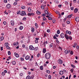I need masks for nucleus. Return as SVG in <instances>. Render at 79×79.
I'll list each match as a JSON object with an SVG mask.
<instances>
[{"instance_id":"nucleus-37","label":"nucleus","mask_w":79,"mask_h":79,"mask_svg":"<svg viewBox=\"0 0 79 79\" xmlns=\"http://www.w3.org/2000/svg\"><path fill=\"white\" fill-rule=\"evenodd\" d=\"M56 21V20L55 19H53L52 20V22H53V23H55Z\"/></svg>"},{"instance_id":"nucleus-26","label":"nucleus","mask_w":79,"mask_h":79,"mask_svg":"<svg viewBox=\"0 0 79 79\" xmlns=\"http://www.w3.org/2000/svg\"><path fill=\"white\" fill-rule=\"evenodd\" d=\"M36 13H37V15H40V12L39 11H37Z\"/></svg>"},{"instance_id":"nucleus-49","label":"nucleus","mask_w":79,"mask_h":79,"mask_svg":"<svg viewBox=\"0 0 79 79\" xmlns=\"http://www.w3.org/2000/svg\"><path fill=\"white\" fill-rule=\"evenodd\" d=\"M68 34L69 35H71V31H69Z\"/></svg>"},{"instance_id":"nucleus-41","label":"nucleus","mask_w":79,"mask_h":79,"mask_svg":"<svg viewBox=\"0 0 79 79\" xmlns=\"http://www.w3.org/2000/svg\"><path fill=\"white\" fill-rule=\"evenodd\" d=\"M55 36H56V37H58V34L56 33L55 34Z\"/></svg>"},{"instance_id":"nucleus-33","label":"nucleus","mask_w":79,"mask_h":79,"mask_svg":"<svg viewBox=\"0 0 79 79\" xmlns=\"http://www.w3.org/2000/svg\"><path fill=\"white\" fill-rule=\"evenodd\" d=\"M29 78H30V76L29 75H28V76H27V77H26V79H29Z\"/></svg>"},{"instance_id":"nucleus-25","label":"nucleus","mask_w":79,"mask_h":79,"mask_svg":"<svg viewBox=\"0 0 79 79\" xmlns=\"http://www.w3.org/2000/svg\"><path fill=\"white\" fill-rule=\"evenodd\" d=\"M4 45L6 46V47H7V46H8V43H5Z\"/></svg>"},{"instance_id":"nucleus-3","label":"nucleus","mask_w":79,"mask_h":79,"mask_svg":"<svg viewBox=\"0 0 79 79\" xmlns=\"http://www.w3.org/2000/svg\"><path fill=\"white\" fill-rule=\"evenodd\" d=\"M30 50H34V48L33 47L32 45H30L29 46Z\"/></svg>"},{"instance_id":"nucleus-36","label":"nucleus","mask_w":79,"mask_h":79,"mask_svg":"<svg viewBox=\"0 0 79 79\" xmlns=\"http://www.w3.org/2000/svg\"><path fill=\"white\" fill-rule=\"evenodd\" d=\"M8 55H11V52H10V51H9L8 52Z\"/></svg>"},{"instance_id":"nucleus-48","label":"nucleus","mask_w":79,"mask_h":79,"mask_svg":"<svg viewBox=\"0 0 79 79\" xmlns=\"http://www.w3.org/2000/svg\"><path fill=\"white\" fill-rule=\"evenodd\" d=\"M70 9L71 10H74V7H70Z\"/></svg>"},{"instance_id":"nucleus-52","label":"nucleus","mask_w":79,"mask_h":79,"mask_svg":"<svg viewBox=\"0 0 79 79\" xmlns=\"http://www.w3.org/2000/svg\"><path fill=\"white\" fill-rule=\"evenodd\" d=\"M21 8L22 9H24L25 8V7L24 6H22L21 7Z\"/></svg>"},{"instance_id":"nucleus-46","label":"nucleus","mask_w":79,"mask_h":79,"mask_svg":"<svg viewBox=\"0 0 79 79\" xmlns=\"http://www.w3.org/2000/svg\"><path fill=\"white\" fill-rule=\"evenodd\" d=\"M48 19L49 20H52V18H51L50 17H49L48 18Z\"/></svg>"},{"instance_id":"nucleus-2","label":"nucleus","mask_w":79,"mask_h":79,"mask_svg":"<svg viewBox=\"0 0 79 79\" xmlns=\"http://www.w3.org/2000/svg\"><path fill=\"white\" fill-rule=\"evenodd\" d=\"M20 15H21V16H27V14H26V12H25V11H23L21 12V13H20Z\"/></svg>"},{"instance_id":"nucleus-24","label":"nucleus","mask_w":79,"mask_h":79,"mask_svg":"<svg viewBox=\"0 0 79 79\" xmlns=\"http://www.w3.org/2000/svg\"><path fill=\"white\" fill-rule=\"evenodd\" d=\"M69 52H70V53L71 55H73V51H70V50H69Z\"/></svg>"},{"instance_id":"nucleus-8","label":"nucleus","mask_w":79,"mask_h":79,"mask_svg":"<svg viewBox=\"0 0 79 79\" xmlns=\"http://www.w3.org/2000/svg\"><path fill=\"white\" fill-rule=\"evenodd\" d=\"M65 37L67 40H68L69 39V36L67 34H65Z\"/></svg>"},{"instance_id":"nucleus-5","label":"nucleus","mask_w":79,"mask_h":79,"mask_svg":"<svg viewBox=\"0 0 79 79\" xmlns=\"http://www.w3.org/2000/svg\"><path fill=\"white\" fill-rule=\"evenodd\" d=\"M6 6L8 9H10L11 8V5L10 4H7Z\"/></svg>"},{"instance_id":"nucleus-17","label":"nucleus","mask_w":79,"mask_h":79,"mask_svg":"<svg viewBox=\"0 0 79 79\" xmlns=\"http://www.w3.org/2000/svg\"><path fill=\"white\" fill-rule=\"evenodd\" d=\"M53 43H51L49 45V48H51V47H53Z\"/></svg>"},{"instance_id":"nucleus-50","label":"nucleus","mask_w":79,"mask_h":79,"mask_svg":"<svg viewBox=\"0 0 79 79\" xmlns=\"http://www.w3.org/2000/svg\"><path fill=\"white\" fill-rule=\"evenodd\" d=\"M47 73H48V74H49V73H50V71L49 70H47Z\"/></svg>"},{"instance_id":"nucleus-43","label":"nucleus","mask_w":79,"mask_h":79,"mask_svg":"<svg viewBox=\"0 0 79 79\" xmlns=\"http://www.w3.org/2000/svg\"><path fill=\"white\" fill-rule=\"evenodd\" d=\"M3 24H4V25H6V21H4L3 22Z\"/></svg>"},{"instance_id":"nucleus-44","label":"nucleus","mask_w":79,"mask_h":79,"mask_svg":"<svg viewBox=\"0 0 79 79\" xmlns=\"http://www.w3.org/2000/svg\"><path fill=\"white\" fill-rule=\"evenodd\" d=\"M53 38L54 39H57V38H56L55 35L53 36Z\"/></svg>"},{"instance_id":"nucleus-6","label":"nucleus","mask_w":79,"mask_h":79,"mask_svg":"<svg viewBox=\"0 0 79 79\" xmlns=\"http://www.w3.org/2000/svg\"><path fill=\"white\" fill-rule=\"evenodd\" d=\"M30 59V56H29L27 55L25 57V59L26 60H29Z\"/></svg>"},{"instance_id":"nucleus-20","label":"nucleus","mask_w":79,"mask_h":79,"mask_svg":"<svg viewBox=\"0 0 79 79\" xmlns=\"http://www.w3.org/2000/svg\"><path fill=\"white\" fill-rule=\"evenodd\" d=\"M45 14H46V15H48V11L46 10H45Z\"/></svg>"},{"instance_id":"nucleus-15","label":"nucleus","mask_w":79,"mask_h":79,"mask_svg":"<svg viewBox=\"0 0 79 79\" xmlns=\"http://www.w3.org/2000/svg\"><path fill=\"white\" fill-rule=\"evenodd\" d=\"M28 10L29 11V12H31V11H32V10L31 9V8L30 7H28Z\"/></svg>"},{"instance_id":"nucleus-64","label":"nucleus","mask_w":79,"mask_h":79,"mask_svg":"<svg viewBox=\"0 0 79 79\" xmlns=\"http://www.w3.org/2000/svg\"><path fill=\"white\" fill-rule=\"evenodd\" d=\"M4 3H6L7 2V0H4Z\"/></svg>"},{"instance_id":"nucleus-13","label":"nucleus","mask_w":79,"mask_h":79,"mask_svg":"<svg viewBox=\"0 0 79 79\" xmlns=\"http://www.w3.org/2000/svg\"><path fill=\"white\" fill-rule=\"evenodd\" d=\"M75 21L77 22H79V17H77L76 19H75Z\"/></svg>"},{"instance_id":"nucleus-56","label":"nucleus","mask_w":79,"mask_h":79,"mask_svg":"<svg viewBox=\"0 0 79 79\" xmlns=\"http://www.w3.org/2000/svg\"><path fill=\"white\" fill-rule=\"evenodd\" d=\"M3 50V47H1V51H2Z\"/></svg>"},{"instance_id":"nucleus-30","label":"nucleus","mask_w":79,"mask_h":79,"mask_svg":"<svg viewBox=\"0 0 79 79\" xmlns=\"http://www.w3.org/2000/svg\"><path fill=\"white\" fill-rule=\"evenodd\" d=\"M4 39V37H3V36H2L1 38V40H2H2H3Z\"/></svg>"},{"instance_id":"nucleus-22","label":"nucleus","mask_w":79,"mask_h":79,"mask_svg":"<svg viewBox=\"0 0 79 79\" xmlns=\"http://www.w3.org/2000/svg\"><path fill=\"white\" fill-rule=\"evenodd\" d=\"M31 29V32H34V27H32Z\"/></svg>"},{"instance_id":"nucleus-59","label":"nucleus","mask_w":79,"mask_h":79,"mask_svg":"<svg viewBox=\"0 0 79 79\" xmlns=\"http://www.w3.org/2000/svg\"><path fill=\"white\" fill-rule=\"evenodd\" d=\"M48 15H49V16H52V14H51L50 13H48Z\"/></svg>"},{"instance_id":"nucleus-62","label":"nucleus","mask_w":79,"mask_h":79,"mask_svg":"<svg viewBox=\"0 0 79 79\" xmlns=\"http://www.w3.org/2000/svg\"><path fill=\"white\" fill-rule=\"evenodd\" d=\"M48 79H51V75H49L48 76Z\"/></svg>"},{"instance_id":"nucleus-55","label":"nucleus","mask_w":79,"mask_h":79,"mask_svg":"<svg viewBox=\"0 0 79 79\" xmlns=\"http://www.w3.org/2000/svg\"><path fill=\"white\" fill-rule=\"evenodd\" d=\"M59 8H61V5H58Z\"/></svg>"},{"instance_id":"nucleus-11","label":"nucleus","mask_w":79,"mask_h":79,"mask_svg":"<svg viewBox=\"0 0 79 79\" xmlns=\"http://www.w3.org/2000/svg\"><path fill=\"white\" fill-rule=\"evenodd\" d=\"M14 55H15V56L17 58H18V57L19 56V54H18V53H16V52L14 53Z\"/></svg>"},{"instance_id":"nucleus-57","label":"nucleus","mask_w":79,"mask_h":79,"mask_svg":"<svg viewBox=\"0 0 79 79\" xmlns=\"http://www.w3.org/2000/svg\"><path fill=\"white\" fill-rule=\"evenodd\" d=\"M28 5H32V3H27Z\"/></svg>"},{"instance_id":"nucleus-23","label":"nucleus","mask_w":79,"mask_h":79,"mask_svg":"<svg viewBox=\"0 0 79 79\" xmlns=\"http://www.w3.org/2000/svg\"><path fill=\"white\" fill-rule=\"evenodd\" d=\"M39 49V48L37 47H35L34 48V50H35V51H37V50H38Z\"/></svg>"},{"instance_id":"nucleus-40","label":"nucleus","mask_w":79,"mask_h":79,"mask_svg":"<svg viewBox=\"0 0 79 79\" xmlns=\"http://www.w3.org/2000/svg\"><path fill=\"white\" fill-rule=\"evenodd\" d=\"M65 5H68V2L67 1L65 2Z\"/></svg>"},{"instance_id":"nucleus-9","label":"nucleus","mask_w":79,"mask_h":79,"mask_svg":"<svg viewBox=\"0 0 79 79\" xmlns=\"http://www.w3.org/2000/svg\"><path fill=\"white\" fill-rule=\"evenodd\" d=\"M46 51H47V49H46V48H44L43 49V53H46Z\"/></svg>"},{"instance_id":"nucleus-27","label":"nucleus","mask_w":79,"mask_h":79,"mask_svg":"<svg viewBox=\"0 0 79 79\" xmlns=\"http://www.w3.org/2000/svg\"><path fill=\"white\" fill-rule=\"evenodd\" d=\"M40 68L41 70H43V69H44V68H43V66H40Z\"/></svg>"},{"instance_id":"nucleus-61","label":"nucleus","mask_w":79,"mask_h":79,"mask_svg":"<svg viewBox=\"0 0 79 79\" xmlns=\"http://www.w3.org/2000/svg\"><path fill=\"white\" fill-rule=\"evenodd\" d=\"M23 56L24 58H25V57H26V54H23Z\"/></svg>"},{"instance_id":"nucleus-54","label":"nucleus","mask_w":79,"mask_h":79,"mask_svg":"<svg viewBox=\"0 0 79 79\" xmlns=\"http://www.w3.org/2000/svg\"><path fill=\"white\" fill-rule=\"evenodd\" d=\"M23 75V73H21L20 74V76H22Z\"/></svg>"},{"instance_id":"nucleus-63","label":"nucleus","mask_w":79,"mask_h":79,"mask_svg":"<svg viewBox=\"0 0 79 79\" xmlns=\"http://www.w3.org/2000/svg\"><path fill=\"white\" fill-rule=\"evenodd\" d=\"M22 47L23 48H25V45L24 44L22 45Z\"/></svg>"},{"instance_id":"nucleus-45","label":"nucleus","mask_w":79,"mask_h":79,"mask_svg":"<svg viewBox=\"0 0 79 79\" xmlns=\"http://www.w3.org/2000/svg\"><path fill=\"white\" fill-rule=\"evenodd\" d=\"M35 26L36 27H37H37H38V26H37V24L36 23H35Z\"/></svg>"},{"instance_id":"nucleus-39","label":"nucleus","mask_w":79,"mask_h":79,"mask_svg":"<svg viewBox=\"0 0 79 79\" xmlns=\"http://www.w3.org/2000/svg\"><path fill=\"white\" fill-rule=\"evenodd\" d=\"M20 13H21V11H20V10H19L17 13V15H19V14Z\"/></svg>"},{"instance_id":"nucleus-12","label":"nucleus","mask_w":79,"mask_h":79,"mask_svg":"<svg viewBox=\"0 0 79 79\" xmlns=\"http://www.w3.org/2000/svg\"><path fill=\"white\" fill-rule=\"evenodd\" d=\"M78 11V9L77 8H76L74 10V12L75 13H77V12Z\"/></svg>"},{"instance_id":"nucleus-38","label":"nucleus","mask_w":79,"mask_h":79,"mask_svg":"<svg viewBox=\"0 0 79 79\" xmlns=\"http://www.w3.org/2000/svg\"><path fill=\"white\" fill-rule=\"evenodd\" d=\"M6 48H7V49H9V50L10 49V48L8 46H6Z\"/></svg>"},{"instance_id":"nucleus-53","label":"nucleus","mask_w":79,"mask_h":79,"mask_svg":"<svg viewBox=\"0 0 79 79\" xmlns=\"http://www.w3.org/2000/svg\"><path fill=\"white\" fill-rule=\"evenodd\" d=\"M17 5V2H15L14 3V5Z\"/></svg>"},{"instance_id":"nucleus-4","label":"nucleus","mask_w":79,"mask_h":79,"mask_svg":"<svg viewBox=\"0 0 79 79\" xmlns=\"http://www.w3.org/2000/svg\"><path fill=\"white\" fill-rule=\"evenodd\" d=\"M65 36V35H64V33H61L60 35V37L61 38H64V37Z\"/></svg>"},{"instance_id":"nucleus-7","label":"nucleus","mask_w":79,"mask_h":79,"mask_svg":"<svg viewBox=\"0 0 79 79\" xmlns=\"http://www.w3.org/2000/svg\"><path fill=\"white\" fill-rule=\"evenodd\" d=\"M58 63L59 64H61L62 63H63V60H60V59H59L58 60Z\"/></svg>"},{"instance_id":"nucleus-21","label":"nucleus","mask_w":79,"mask_h":79,"mask_svg":"<svg viewBox=\"0 0 79 79\" xmlns=\"http://www.w3.org/2000/svg\"><path fill=\"white\" fill-rule=\"evenodd\" d=\"M41 8L42 10H44V5H42L41 6Z\"/></svg>"},{"instance_id":"nucleus-35","label":"nucleus","mask_w":79,"mask_h":79,"mask_svg":"<svg viewBox=\"0 0 79 79\" xmlns=\"http://www.w3.org/2000/svg\"><path fill=\"white\" fill-rule=\"evenodd\" d=\"M46 18L45 17H44L43 18V21H46Z\"/></svg>"},{"instance_id":"nucleus-31","label":"nucleus","mask_w":79,"mask_h":79,"mask_svg":"<svg viewBox=\"0 0 79 79\" xmlns=\"http://www.w3.org/2000/svg\"><path fill=\"white\" fill-rule=\"evenodd\" d=\"M2 76H5V72H2Z\"/></svg>"},{"instance_id":"nucleus-14","label":"nucleus","mask_w":79,"mask_h":79,"mask_svg":"<svg viewBox=\"0 0 79 79\" xmlns=\"http://www.w3.org/2000/svg\"><path fill=\"white\" fill-rule=\"evenodd\" d=\"M10 23L12 26H14V24H15V22H14V21H11Z\"/></svg>"},{"instance_id":"nucleus-34","label":"nucleus","mask_w":79,"mask_h":79,"mask_svg":"<svg viewBox=\"0 0 79 79\" xmlns=\"http://www.w3.org/2000/svg\"><path fill=\"white\" fill-rule=\"evenodd\" d=\"M71 72V73H73V71H74V69L72 68L70 70Z\"/></svg>"},{"instance_id":"nucleus-19","label":"nucleus","mask_w":79,"mask_h":79,"mask_svg":"<svg viewBox=\"0 0 79 79\" xmlns=\"http://www.w3.org/2000/svg\"><path fill=\"white\" fill-rule=\"evenodd\" d=\"M72 16H73V14L69 15H68V17L69 18H71V17H72Z\"/></svg>"},{"instance_id":"nucleus-47","label":"nucleus","mask_w":79,"mask_h":79,"mask_svg":"<svg viewBox=\"0 0 79 79\" xmlns=\"http://www.w3.org/2000/svg\"><path fill=\"white\" fill-rule=\"evenodd\" d=\"M13 45H14V46H15V45H17V44H16V43H14L13 44Z\"/></svg>"},{"instance_id":"nucleus-51","label":"nucleus","mask_w":79,"mask_h":79,"mask_svg":"<svg viewBox=\"0 0 79 79\" xmlns=\"http://www.w3.org/2000/svg\"><path fill=\"white\" fill-rule=\"evenodd\" d=\"M71 66H72V68H75V66H74V65L72 64V65H71Z\"/></svg>"},{"instance_id":"nucleus-1","label":"nucleus","mask_w":79,"mask_h":79,"mask_svg":"<svg viewBox=\"0 0 79 79\" xmlns=\"http://www.w3.org/2000/svg\"><path fill=\"white\" fill-rule=\"evenodd\" d=\"M50 56H51V54L49 52H47L45 55V57L47 60L50 59Z\"/></svg>"},{"instance_id":"nucleus-10","label":"nucleus","mask_w":79,"mask_h":79,"mask_svg":"<svg viewBox=\"0 0 79 79\" xmlns=\"http://www.w3.org/2000/svg\"><path fill=\"white\" fill-rule=\"evenodd\" d=\"M64 52L66 54H68V53H69V51L68 50H66L64 51Z\"/></svg>"},{"instance_id":"nucleus-32","label":"nucleus","mask_w":79,"mask_h":79,"mask_svg":"<svg viewBox=\"0 0 79 79\" xmlns=\"http://www.w3.org/2000/svg\"><path fill=\"white\" fill-rule=\"evenodd\" d=\"M28 16H31L32 15V14L31 13H29L27 14Z\"/></svg>"},{"instance_id":"nucleus-42","label":"nucleus","mask_w":79,"mask_h":79,"mask_svg":"<svg viewBox=\"0 0 79 79\" xmlns=\"http://www.w3.org/2000/svg\"><path fill=\"white\" fill-rule=\"evenodd\" d=\"M56 14H59V13H60V12L58 11H56Z\"/></svg>"},{"instance_id":"nucleus-58","label":"nucleus","mask_w":79,"mask_h":79,"mask_svg":"<svg viewBox=\"0 0 79 79\" xmlns=\"http://www.w3.org/2000/svg\"><path fill=\"white\" fill-rule=\"evenodd\" d=\"M23 20H24L25 21H26V17H24L23 18Z\"/></svg>"},{"instance_id":"nucleus-18","label":"nucleus","mask_w":79,"mask_h":79,"mask_svg":"<svg viewBox=\"0 0 79 79\" xmlns=\"http://www.w3.org/2000/svg\"><path fill=\"white\" fill-rule=\"evenodd\" d=\"M12 64L14 65H15V64H16V62L15 61H13L12 62Z\"/></svg>"},{"instance_id":"nucleus-16","label":"nucleus","mask_w":79,"mask_h":79,"mask_svg":"<svg viewBox=\"0 0 79 79\" xmlns=\"http://www.w3.org/2000/svg\"><path fill=\"white\" fill-rule=\"evenodd\" d=\"M59 74L60 75H63V71H61L59 72Z\"/></svg>"},{"instance_id":"nucleus-28","label":"nucleus","mask_w":79,"mask_h":79,"mask_svg":"<svg viewBox=\"0 0 79 79\" xmlns=\"http://www.w3.org/2000/svg\"><path fill=\"white\" fill-rule=\"evenodd\" d=\"M19 28L20 30H22L23 29V27H22V26H20Z\"/></svg>"},{"instance_id":"nucleus-29","label":"nucleus","mask_w":79,"mask_h":79,"mask_svg":"<svg viewBox=\"0 0 79 79\" xmlns=\"http://www.w3.org/2000/svg\"><path fill=\"white\" fill-rule=\"evenodd\" d=\"M60 32V30H58L57 31V34H59Z\"/></svg>"},{"instance_id":"nucleus-60","label":"nucleus","mask_w":79,"mask_h":79,"mask_svg":"<svg viewBox=\"0 0 79 79\" xmlns=\"http://www.w3.org/2000/svg\"><path fill=\"white\" fill-rule=\"evenodd\" d=\"M4 13H5V14L6 15H8V12H6V11H5L4 12Z\"/></svg>"}]
</instances>
